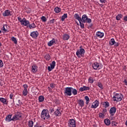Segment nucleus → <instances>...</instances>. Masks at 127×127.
<instances>
[{"label":"nucleus","instance_id":"obj_9","mask_svg":"<svg viewBox=\"0 0 127 127\" xmlns=\"http://www.w3.org/2000/svg\"><path fill=\"white\" fill-rule=\"evenodd\" d=\"M94 104H92L91 105V109H97V108H98V107H99V101H98L97 100H96L94 102H93Z\"/></svg>","mask_w":127,"mask_h":127},{"label":"nucleus","instance_id":"obj_48","mask_svg":"<svg viewBox=\"0 0 127 127\" xmlns=\"http://www.w3.org/2000/svg\"><path fill=\"white\" fill-rule=\"evenodd\" d=\"M107 110L106 108H104L103 109V111H102V114H104V115H106V113H107Z\"/></svg>","mask_w":127,"mask_h":127},{"label":"nucleus","instance_id":"obj_52","mask_svg":"<svg viewBox=\"0 0 127 127\" xmlns=\"http://www.w3.org/2000/svg\"><path fill=\"white\" fill-rule=\"evenodd\" d=\"M3 83H4L3 80L0 79V86H3Z\"/></svg>","mask_w":127,"mask_h":127},{"label":"nucleus","instance_id":"obj_56","mask_svg":"<svg viewBox=\"0 0 127 127\" xmlns=\"http://www.w3.org/2000/svg\"><path fill=\"white\" fill-rule=\"evenodd\" d=\"M50 87H51V88H52L53 89V88H55V86L54 85V84L51 83L50 84Z\"/></svg>","mask_w":127,"mask_h":127},{"label":"nucleus","instance_id":"obj_2","mask_svg":"<svg viewBox=\"0 0 127 127\" xmlns=\"http://www.w3.org/2000/svg\"><path fill=\"white\" fill-rule=\"evenodd\" d=\"M123 97H124V95L122 94L121 93H116L115 94V96H113V99L114 102H121L122 100H123Z\"/></svg>","mask_w":127,"mask_h":127},{"label":"nucleus","instance_id":"obj_24","mask_svg":"<svg viewBox=\"0 0 127 127\" xmlns=\"http://www.w3.org/2000/svg\"><path fill=\"white\" fill-rule=\"evenodd\" d=\"M104 123L106 126H110L111 125V120L109 119H106L104 120Z\"/></svg>","mask_w":127,"mask_h":127},{"label":"nucleus","instance_id":"obj_31","mask_svg":"<svg viewBox=\"0 0 127 127\" xmlns=\"http://www.w3.org/2000/svg\"><path fill=\"white\" fill-rule=\"evenodd\" d=\"M44 99H45L44 96L42 95L40 96L38 98L39 103H41L43 102V101H44Z\"/></svg>","mask_w":127,"mask_h":127},{"label":"nucleus","instance_id":"obj_14","mask_svg":"<svg viewBox=\"0 0 127 127\" xmlns=\"http://www.w3.org/2000/svg\"><path fill=\"white\" fill-rule=\"evenodd\" d=\"M0 102L4 104V105H7L8 101L5 98H3L2 97L0 98Z\"/></svg>","mask_w":127,"mask_h":127},{"label":"nucleus","instance_id":"obj_18","mask_svg":"<svg viewBox=\"0 0 127 127\" xmlns=\"http://www.w3.org/2000/svg\"><path fill=\"white\" fill-rule=\"evenodd\" d=\"M96 35L97 36V37L103 38V37L104 36V33L98 31L97 32Z\"/></svg>","mask_w":127,"mask_h":127},{"label":"nucleus","instance_id":"obj_30","mask_svg":"<svg viewBox=\"0 0 127 127\" xmlns=\"http://www.w3.org/2000/svg\"><path fill=\"white\" fill-rule=\"evenodd\" d=\"M116 43V41H115V39L112 38L109 41V44L111 46H113V45H114V44Z\"/></svg>","mask_w":127,"mask_h":127},{"label":"nucleus","instance_id":"obj_40","mask_svg":"<svg viewBox=\"0 0 127 127\" xmlns=\"http://www.w3.org/2000/svg\"><path fill=\"white\" fill-rule=\"evenodd\" d=\"M88 82L91 84H93V83H94V79H93V77L91 76L89 77L88 78Z\"/></svg>","mask_w":127,"mask_h":127},{"label":"nucleus","instance_id":"obj_63","mask_svg":"<svg viewBox=\"0 0 127 127\" xmlns=\"http://www.w3.org/2000/svg\"><path fill=\"white\" fill-rule=\"evenodd\" d=\"M18 104H21V105H22V102H20V100H18Z\"/></svg>","mask_w":127,"mask_h":127},{"label":"nucleus","instance_id":"obj_43","mask_svg":"<svg viewBox=\"0 0 127 127\" xmlns=\"http://www.w3.org/2000/svg\"><path fill=\"white\" fill-rule=\"evenodd\" d=\"M72 93L73 95H77V89L72 88Z\"/></svg>","mask_w":127,"mask_h":127},{"label":"nucleus","instance_id":"obj_6","mask_svg":"<svg viewBox=\"0 0 127 127\" xmlns=\"http://www.w3.org/2000/svg\"><path fill=\"white\" fill-rule=\"evenodd\" d=\"M50 66H48V70L49 72H51V71L55 68V66H56V63L55 61H53L50 64Z\"/></svg>","mask_w":127,"mask_h":127},{"label":"nucleus","instance_id":"obj_46","mask_svg":"<svg viewBox=\"0 0 127 127\" xmlns=\"http://www.w3.org/2000/svg\"><path fill=\"white\" fill-rule=\"evenodd\" d=\"M86 22H87V23H91V22H92V19L88 18L86 20Z\"/></svg>","mask_w":127,"mask_h":127},{"label":"nucleus","instance_id":"obj_25","mask_svg":"<svg viewBox=\"0 0 127 127\" xmlns=\"http://www.w3.org/2000/svg\"><path fill=\"white\" fill-rule=\"evenodd\" d=\"M74 18H75V19H77L79 21H81V17H80L79 16V14H78V13H75L74 15Z\"/></svg>","mask_w":127,"mask_h":127},{"label":"nucleus","instance_id":"obj_26","mask_svg":"<svg viewBox=\"0 0 127 127\" xmlns=\"http://www.w3.org/2000/svg\"><path fill=\"white\" fill-rule=\"evenodd\" d=\"M54 42H55V39L53 38L52 40H51L48 42V46H52V45H53V44H54Z\"/></svg>","mask_w":127,"mask_h":127},{"label":"nucleus","instance_id":"obj_4","mask_svg":"<svg viewBox=\"0 0 127 127\" xmlns=\"http://www.w3.org/2000/svg\"><path fill=\"white\" fill-rule=\"evenodd\" d=\"M85 52L86 51H85L84 49H79L77 51L76 55L77 56L78 58H80V57H82Z\"/></svg>","mask_w":127,"mask_h":127},{"label":"nucleus","instance_id":"obj_57","mask_svg":"<svg viewBox=\"0 0 127 127\" xmlns=\"http://www.w3.org/2000/svg\"><path fill=\"white\" fill-rule=\"evenodd\" d=\"M50 22H51L52 23H54V22H55V19H53L52 20H51Z\"/></svg>","mask_w":127,"mask_h":127},{"label":"nucleus","instance_id":"obj_35","mask_svg":"<svg viewBox=\"0 0 127 127\" xmlns=\"http://www.w3.org/2000/svg\"><path fill=\"white\" fill-rule=\"evenodd\" d=\"M84 99L86 100V105H88L89 104V102H90V98H89V97H88V96H85Z\"/></svg>","mask_w":127,"mask_h":127},{"label":"nucleus","instance_id":"obj_60","mask_svg":"<svg viewBox=\"0 0 127 127\" xmlns=\"http://www.w3.org/2000/svg\"><path fill=\"white\" fill-rule=\"evenodd\" d=\"M124 82V83H125V85H126V86H127V79H125Z\"/></svg>","mask_w":127,"mask_h":127},{"label":"nucleus","instance_id":"obj_21","mask_svg":"<svg viewBox=\"0 0 127 127\" xmlns=\"http://www.w3.org/2000/svg\"><path fill=\"white\" fill-rule=\"evenodd\" d=\"M70 38V36L68 34H64L63 35V39L64 40H68Z\"/></svg>","mask_w":127,"mask_h":127},{"label":"nucleus","instance_id":"obj_32","mask_svg":"<svg viewBox=\"0 0 127 127\" xmlns=\"http://www.w3.org/2000/svg\"><path fill=\"white\" fill-rule=\"evenodd\" d=\"M67 13L64 14L61 17V20L62 21H64L65 20V18H67L68 16H67Z\"/></svg>","mask_w":127,"mask_h":127},{"label":"nucleus","instance_id":"obj_59","mask_svg":"<svg viewBox=\"0 0 127 127\" xmlns=\"http://www.w3.org/2000/svg\"><path fill=\"white\" fill-rule=\"evenodd\" d=\"M124 20H125V21H127V16L124 17Z\"/></svg>","mask_w":127,"mask_h":127},{"label":"nucleus","instance_id":"obj_12","mask_svg":"<svg viewBox=\"0 0 127 127\" xmlns=\"http://www.w3.org/2000/svg\"><path fill=\"white\" fill-rule=\"evenodd\" d=\"M88 90H90V87L89 86H83L82 87H80L79 88V91L80 92H84V91H88Z\"/></svg>","mask_w":127,"mask_h":127},{"label":"nucleus","instance_id":"obj_5","mask_svg":"<svg viewBox=\"0 0 127 127\" xmlns=\"http://www.w3.org/2000/svg\"><path fill=\"white\" fill-rule=\"evenodd\" d=\"M68 127H76V121L73 119L68 120Z\"/></svg>","mask_w":127,"mask_h":127},{"label":"nucleus","instance_id":"obj_27","mask_svg":"<svg viewBox=\"0 0 127 127\" xmlns=\"http://www.w3.org/2000/svg\"><path fill=\"white\" fill-rule=\"evenodd\" d=\"M11 116L12 115H8L6 117V118H5L6 122H11Z\"/></svg>","mask_w":127,"mask_h":127},{"label":"nucleus","instance_id":"obj_17","mask_svg":"<svg viewBox=\"0 0 127 127\" xmlns=\"http://www.w3.org/2000/svg\"><path fill=\"white\" fill-rule=\"evenodd\" d=\"M92 67L94 70H97L100 67V64L98 63H94L92 64Z\"/></svg>","mask_w":127,"mask_h":127},{"label":"nucleus","instance_id":"obj_62","mask_svg":"<svg viewBox=\"0 0 127 127\" xmlns=\"http://www.w3.org/2000/svg\"><path fill=\"white\" fill-rule=\"evenodd\" d=\"M39 127V126H38L37 124L34 125V127Z\"/></svg>","mask_w":127,"mask_h":127},{"label":"nucleus","instance_id":"obj_33","mask_svg":"<svg viewBox=\"0 0 127 127\" xmlns=\"http://www.w3.org/2000/svg\"><path fill=\"white\" fill-rule=\"evenodd\" d=\"M121 18H123V15L122 14H118L116 16V20H121Z\"/></svg>","mask_w":127,"mask_h":127},{"label":"nucleus","instance_id":"obj_15","mask_svg":"<svg viewBox=\"0 0 127 127\" xmlns=\"http://www.w3.org/2000/svg\"><path fill=\"white\" fill-rule=\"evenodd\" d=\"M55 116L56 117H61L62 116V114L60 111H59V109H57L54 113Z\"/></svg>","mask_w":127,"mask_h":127},{"label":"nucleus","instance_id":"obj_36","mask_svg":"<svg viewBox=\"0 0 127 127\" xmlns=\"http://www.w3.org/2000/svg\"><path fill=\"white\" fill-rule=\"evenodd\" d=\"M99 118H100V119H104L105 118V114H104L102 113H99Z\"/></svg>","mask_w":127,"mask_h":127},{"label":"nucleus","instance_id":"obj_23","mask_svg":"<svg viewBox=\"0 0 127 127\" xmlns=\"http://www.w3.org/2000/svg\"><path fill=\"white\" fill-rule=\"evenodd\" d=\"M15 117L17 119V121H18L20 118H21V114L19 112H17L15 114Z\"/></svg>","mask_w":127,"mask_h":127},{"label":"nucleus","instance_id":"obj_55","mask_svg":"<svg viewBox=\"0 0 127 127\" xmlns=\"http://www.w3.org/2000/svg\"><path fill=\"white\" fill-rule=\"evenodd\" d=\"M119 45H120V44L115 42V43L114 44V46H115L116 47H118Z\"/></svg>","mask_w":127,"mask_h":127},{"label":"nucleus","instance_id":"obj_13","mask_svg":"<svg viewBox=\"0 0 127 127\" xmlns=\"http://www.w3.org/2000/svg\"><path fill=\"white\" fill-rule=\"evenodd\" d=\"M27 27H29L30 29H32L33 28H36V25H35V23H33L30 24V23H29V24H28L27 26Z\"/></svg>","mask_w":127,"mask_h":127},{"label":"nucleus","instance_id":"obj_8","mask_svg":"<svg viewBox=\"0 0 127 127\" xmlns=\"http://www.w3.org/2000/svg\"><path fill=\"white\" fill-rule=\"evenodd\" d=\"M38 35H39V33H38V31H33L31 33L30 36L32 37V38H35V39H36L37 37H38Z\"/></svg>","mask_w":127,"mask_h":127},{"label":"nucleus","instance_id":"obj_7","mask_svg":"<svg viewBox=\"0 0 127 127\" xmlns=\"http://www.w3.org/2000/svg\"><path fill=\"white\" fill-rule=\"evenodd\" d=\"M116 112H117V108L115 107H111L109 111V114L111 115L112 117L115 116V114H116Z\"/></svg>","mask_w":127,"mask_h":127},{"label":"nucleus","instance_id":"obj_44","mask_svg":"<svg viewBox=\"0 0 127 127\" xmlns=\"http://www.w3.org/2000/svg\"><path fill=\"white\" fill-rule=\"evenodd\" d=\"M7 28V25L6 24H5L3 26V27H2V30H3V31H4V32H6V31H7V29H6L5 28Z\"/></svg>","mask_w":127,"mask_h":127},{"label":"nucleus","instance_id":"obj_1","mask_svg":"<svg viewBox=\"0 0 127 127\" xmlns=\"http://www.w3.org/2000/svg\"><path fill=\"white\" fill-rule=\"evenodd\" d=\"M41 118L45 120H50V115H49V111L47 109H43L41 112Z\"/></svg>","mask_w":127,"mask_h":127},{"label":"nucleus","instance_id":"obj_53","mask_svg":"<svg viewBox=\"0 0 127 127\" xmlns=\"http://www.w3.org/2000/svg\"><path fill=\"white\" fill-rule=\"evenodd\" d=\"M49 112H50V114H52V113H53V112H54V109L51 108L50 109Z\"/></svg>","mask_w":127,"mask_h":127},{"label":"nucleus","instance_id":"obj_20","mask_svg":"<svg viewBox=\"0 0 127 127\" xmlns=\"http://www.w3.org/2000/svg\"><path fill=\"white\" fill-rule=\"evenodd\" d=\"M101 105H103L104 108H109L110 107V103L108 101L101 102Z\"/></svg>","mask_w":127,"mask_h":127},{"label":"nucleus","instance_id":"obj_58","mask_svg":"<svg viewBox=\"0 0 127 127\" xmlns=\"http://www.w3.org/2000/svg\"><path fill=\"white\" fill-rule=\"evenodd\" d=\"M93 24H90L88 26V28H92V26H93Z\"/></svg>","mask_w":127,"mask_h":127},{"label":"nucleus","instance_id":"obj_45","mask_svg":"<svg viewBox=\"0 0 127 127\" xmlns=\"http://www.w3.org/2000/svg\"><path fill=\"white\" fill-rule=\"evenodd\" d=\"M41 20H42L43 22H46V20H47V19L46 17L44 16H42L41 18Z\"/></svg>","mask_w":127,"mask_h":127},{"label":"nucleus","instance_id":"obj_49","mask_svg":"<svg viewBox=\"0 0 127 127\" xmlns=\"http://www.w3.org/2000/svg\"><path fill=\"white\" fill-rule=\"evenodd\" d=\"M11 121H12L13 122L17 121V119L16 118L15 115L13 117V118L12 119H11Z\"/></svg>","mask_w":127,"mask_h":127},{"label":"nucleus","instance_id":"obj_19","mask_svg":"<svg viewBox=\"0 0 127 127\" xmlns=\"http://www.w3.org/2000/svg\"><path fill=\"white\" fill-rule=\"evenodd\" d=\"M88 19V16L86 14H84L82 15L81 21L82 22H86V21Z\"/></svg>","mask_w":127,"mask_h":127},{"label":"nucleus","instance_id":"obj_38","mask_svg":"<svg viewBox=\"0 0 127 127\" xmlns=\"http://www.w3.org/2000/svg\"><path fill=\"white\" fill-rule=\"evenodd\" d=\"M28 127H33V121H30V120L28 121Z\"/></svg>","mask_w":127,"mask_h":127},{"label":"nucleus","instance_id":"obj_3","mask_svg":"<svg viewBox=\"0 0 127 127\" xmlns=\"http://www.w3.org/2000/svg\"><path fill=\"white\" fill-rule=\"evenodd\" d=\"M72 87H66L64 89V94L65 96H72Z\"/></svg>","mask_w":127,"mask_h":127},{"label":"nucleus","instance_id":"obj_37","mask_svg":"<svg viewBox=\"0 0 127 127\" xmlns=\"http://www.w3.org/2000/svg\"><path fill=\"white\" fill-rule=\"evenodd\" d=\"M11 40L13 41L14 43V44H17V40L14 37H11Z\"/></svg>","mask_w":127,"mask_h":127},{"label":"nucleus","instance_id":"obj_50","mask_svg":"<svg viewBox=\"0 0 127 127\" xmlns=\"http://www.w3.org/2000/svg\"><path fill=\"white\" fill-rule=\"evenodd\" d=\"M3 63H2V61L1 60H0V68H1V67H3Z\"/></svg>","mask_w":127,"mask_h":127},{"label":"nucleus","instance_id":"obj_41","mask_svg":"<svg viewBox=\"0 0 127 127\" xmlns=\"http://www.w3.org/2000/svg\"><path fill=\"white\" fill-rule=\"evenodd\" d=\"M27 94H28V91H27V89H24L23 91V96H27Z\"/></svg>","mask_w":127,"mask_h":127},{"label":"nucleus","instance_id":"obj_22","mask_svg":"<svg viewBox=\"0 0 127 127\" xmlns=\"http://www.w3.org/2000/svg\"><path fill=\"white\" fill-rule=\"evenodd\" d=\"M37 68H38V67L37 65L32 66V72H33V73H36V72H37Z\"/></svg>","mask_w":127,"mask_h":127},{"label":"nucleus","instance_id":"obj_47","mask_svg":"<svg viewBox=\"0 0 127 127\" xmlns=\"http://www.w3.org/2000/svg\"><path fill=\"white\" fill-rule=\"evenodd\" d=\"M23 87L24 88V90H27V88H28V86L26 84H24L23 85Z\"/></svg>","mask_w":127,"mask_h":127},{"label":"nucleus","instance_id":"obj_29","mask_svg":"<svg viewBox=\"0 0 127 127\" xmlns=\"http://www.w3.org/2000/svg\"><path fill=\"white\" fill-rule=\"evenodd\" d=\"M79 22L80 28L82 29L85 28V25H84V23H85L86 22H82V21H79Z\"/></svg>","mask_w":127,"mask_h":127},{"label":"nucleus","instance_id":"obj_61","mask_svg":"<svg viewBox=\"0 0 127 127\" xmlns=\"http://www.w3.org/2000/svg\"><path fill=\"white\" fill-rule=\"evenodd\" d=\"M13 95L12 94H10V99H12Z\"/></svg>","mask_w":127,"mask_h":127},{"label":"nucleus","instance_id":"obj_28","mask_svg":"<svg viewBox=\"0 0 127 127\" xmlns=\"http://www.w3.org/2000/svg\"><path fill=\"white\" fill-rule=\"evenodd\" d=\"M54 10L56 13H59V12L61 11V8L57 6L56 8H55Z\"/></svg>","mask_w":127,"mask_h":127},{"label":"nucleus","instance_id":"obj_54","mask_svg":"<svg viewBox=\"0 0 127 127\" xmlns=\"http://www.w3.org/2000/svg\"><path fill=\"white\" fill-rule=\"evenodd\" d=\"M100 2H102V3H106L107 2V0H99Z\"/></svg>","mask_w":127,"mask_h":127},{"label":"nucleus","instance_id":"obj_39","mask_svg":"<svg viewBox=\"0 0 127 127\" xmlns=\"http://www.w3.org/2000/svg\"><path fill=\"white\" fill-rule=\"evenodd\" d=\"M118 123H116V121H112L111 125L112 127H118Z\"/></svg>","mask_w":127,"mask_h":127},{"label":"nucleus","instance_id":"obj_11","mask_svg":"<svg viewBox=\"0 0 127 127\" xmlns=\"http://www.w3.org/2000/svg\"><path fill=\"white\" fill-rule=\"evenodd\" d=\"M3 16H11L10 11L9 10H5L2 13Z\"/></svg>","mask_w":127,"mask_h":127},{"label":"nucleus","instance_id":"obj_16","mask_svg":"<svg viewBox=\"0 0 127 127\" xmlns=\"http://www.w3.org/2000/svg\"><path fill=\"white\" fill-rule=\"evenodd\" d=\"M77 103L79 106V107H84V101L82 99H78L77 100Z\"/></svg>","mask_w":127,"mask_h":127},{"label":"nucleus","instance_id":"obj_42","mask_svg":"<svg viewBox=\"0 0 127 127\" xmlns=\"http://www.w3.org/2000/svg\"><path fill=\"white\" fill-rule=\"evenodd\" d=\"M45 58L46 59V60L49 61V60H50L51 58V57H50V55H49V54H47L45 56Z\"/></svg>","mask_w":127,"mask_h":127},{"label":"nucleus","instance_id":"obj_64","mask_svg":"<svg viewBox=\"0 0 127 127\" xmlns=\"http://www.w3.org/2000/svg\"><path fill=\"white\" fill-rule=\"evenodd\" d=\"M80 49H83V46H81L80 47H79Z\"/></svg>","mask_w":127,"mask_h":127},{"label":"nucleus","instance_id":"obj_34","mask_svg":"<svg viewBox=\"0 0 127 127\" xmlns=\"http://www.w3.org/2000/svg\"><path fill=\"white\" fill-rule=\"evenodd\" d=\"M97 86L101 89V90H103L104 89V87L103 86V84L102 83L99 82L97 83Z\"/></svg>","mask_w":127,"mask_h":127},{"label":"nucleus","instance_id":"obj_51","mask_svg":"<svg viewBox=\"0 0 127 127\" xmlns=\"http://www.w3.org/2000/svg\"><path fill=\"white\" fill-rule=\"evenodd\" d=\"M17 19H18V21H19V22H20L21 24H22L21 21H22V19H21V18L19 16L17 17Z\"/></svg>","mask_w":127,"mask_h":127},{"label":"nucleus","instance_id":"obj_10","mask_svg":"<svg viewBox=\"0 0 127 127\" xmlns=\"http://www.w3.org/2000/svg\"><path fill=\"white\" fill-rule=\"evenodd\" d=\"M21 21L22 22V25H24V26H26L29 24V21L27 20L25 18H23Z\"/></svg>","mask_w":127,"mask_h":127}]
</instances>
